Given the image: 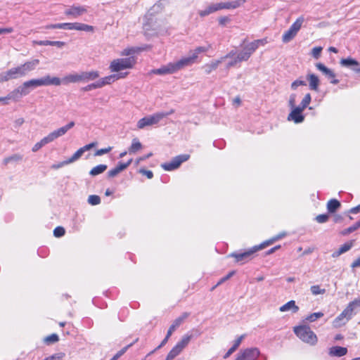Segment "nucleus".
Returning a JSON list of instances; mask_svg holds the SVG:
<instances>
[{
    "mask_svg": "<svg viewBox=\"0 0 360 360\" xmlns=\"http://www.w3.org/2000/svg\"><path fill=\"white\" fill-rule=\"evenodd\" d=\"M50 85L60 86V78L57 77H51L50 75H48L39 79H32L23 82L22 85L19 86L18 87V89H19V92L21 96L23 97L28 95L31 92V91L34 88L41 86Z\"/></svg>",
    "mask_w": 360,
    "mask_h": 360,
    "instance_id": "1",
    "label": "nucleus"
},
{
    "mask_svg": "<svg viewBox=\"0 0 360 360\" xmlns=\"http://www.w3.org/2000/svg\"><path fill=\"white\" fill-rule=\"evenodd\" d=\"M294 333L303 342L310 345H315L317 342L316 334L306 326H300L294 328Z\"/></svg>",
    "mask_w": 360,
    "mask_h": 360,
    "instance_id": "2",
    "label": "nucleus"
},
{
    "mask_svg": "<svg viewBox=\"0 0 360 360\" xmlns=\"http://www.w3.org/2000/svg\"><path fill=\"white\" fill-rule=\"evenodd\" d=\"M186 60H178L174 63H169L166 65L162 66L160 68L151 70V73L155 75H169L173 74L185 68L186 64Z\"/></svg>",
    "mask_w": 360,
    "mask_h": 360,
    "instance_id": "3",
    "label": "nucleus"
},
{
    "mask_svg": "<svg viewBox=\"0 0 360 360\" xmlns=\"http://www.w3.org/2000/svg\"><path fill=\"white\" fill-rule=\"evenodd\" d=\"M304 18L302 15L299 17L295 22L290 27V28L284 32L282 36V41L283 43H288L295 38L297 32L302 27Z\"/></svg>",
    "mask_w": 360,
    "mask_h": 360,
    "instance_id": "4",
    "label": "nucleus"
},
{
    "mask_svg": "<svg viewBox=\"0 0 360 360\" xmlns=\"http://www.w3.org/2000/svg\"><path fill=\"white\" fill-rule=\"evenodd\" d=\"M135 63L134 57L120 58L111 62L110 69L112 72H119L120 70L131 68Z\"/></svg>",
    "mask_w": 360,
    "mask_h": 360,
    "instance_id": "5",
    "label": "nucleus"
},
{
    "mask_svg": "<svg viewBox=\"0 0 360 360\" xmlns=\"http://www.w3.org/2000/svg\"><path fill=\"white\" fill-rule=\"evenodd\" d=\"M56 27L58 29H64L69 30H75L79 31H84L87 32H93L94 31V27L93 26L80 22L57 23Z\"/></svg>",
    "mask_w": 360,
    "mask_h": 360,
    "instance_id": "6",
    "label": "nucleus"
},
{
    "mask_svg": "<svg viewBox=\"0 0 360 360\" xmlns=\"http://www.w3.org/2000/svg\"><path fill=\"white\" fill-rule=\"evenodd\" d=\"M190 158L188 154L179 155L174 157L169 162H165L161 165V167L166 171H172L177 169L181 163L187 161Z\"/></svg>",
    "mask_w": 360,
    "mask_h": 360,
    "instance_id": "7",
    "label": "nucleus"
},
{
    "mask_svg": "<svg viewBox=\"0 0 360 360\" xmlns=\"http://www.w3.org/2000/svg\"><path fill=\"white\" fill-rule=\"evenodd\" d=\"M259 355L260 352L258 348H247L238 353L236 360H257Z\"/></svg>",
    "mask_w": 360,
    "mask_h": 360,
    "instance_id": "8",
    "label": "nucleus"
},
{
    "mask_svg": "<svg viewBox=\"0 0 360 360\" xmlns=\"http://www.w3.org/2000/svg\"><path fill=\"white\" fill-rule=\"evenodd\" d=\"M25 76L20 65L9 69L0 75V82H7Z\"/></svg>",
    "mask_w": 360,
    "mask_h": 360,
    "instance_id": "9",
    "label": "nucleus"
},
{
    "mask_svg": "<svg viewBox=\"0 0 360 360\" xmlns=\"http://www.w3.org/2000/svg\"><path fill=\"white\" fill-rule=\"evenodd\" d=\"M161 116L158 112L149 116L144 117L139 120L137 122V127L143 129L145 127L157 124L161 121Z\"/></svg>",
    "mask_w": 360,
    "mask_h": 360,
    "instance_id": "10",
    "label": "nucleus"
},
{
    "mask_svg": "<svg viewBox=\"0 0 360 360\" xmlns=\"http://www.w3.org/2000/svg\"><path fill=\"white\" fill-rule=\"evenodd\" d=\"M75 122L72 121L69 122L68 124L51 132L48 136H46V137L51 143L55 139L65 134L68 130H70L75 126Z\"/></svg>",
    "mask_w": 360,
    "mask_h": 360,
    "instance_id": "11",
    "label": "nucleus"
},
{
    "mask_svg": "<svg viewBox=\"0 0 360 360\" xmlns=\"http://www.w3.org/2000/svg\"><path fill=\"white\" fill-rule=\"evenodd\" d=\"M255 253L253 248L244 252H232L228 255L229 257L235 258L236 262L243 264L251 259L252 255Z\"/></svg>",
    "mask_w": 360,
    "mask_h": 360,
    "instance_id": "12",
    "label": "nucleus"
},
{
    "mask_svg": "<svg viewBox=\"0 0 360 360\" xmlns=\"http://www.w3.org/2000/svg\"><path fill=\"white\" fill-rule=\"evenodd\" d=\"M87 12L85 6L73 5L70 8L65 9L64 13L68 16H71L73 18H77Z\"/></svg>",
    "mask_w": 360,
    "mask_h": 360,
    "instance_id": "13",
    "label": "nucleus"
},
{
    "mask_svg": "<svg viewBox=\"0 0 360 360\" xmlns=\"http://www.w3.org/2000/svg\"><path fill=\"white\" fill-rule=\"evenodd\" d=\"M340 63L343 67L350 68L356 73H360V63L351 57L341 59Z\"/></svg>",
    "mask_w": 360,
    "mask_h": 360,
    "instance_id": "14",
    "label": "nucleus"
},
{
    "mask_svg": "<svg viewBox=\"0 0 360 360\" xmlns=\"http://www.w3.org/2000/svg\"><path fill=\"white\" fill-rule=\"evenodd\" d=\"M207 49L203 46H198L194 51H191L190 55L187 57L182 58L180 59L181 60H186V64H185V67L191 65L195 63V59L198 58L199 53L205 52Z\"/></svg>",
    "mask_w": 360,
    "mask_h": 360,
    "instance_id": "15",
    "label": "nucleus"
},
{
    "mask_svg": "<svg viewBox=\"0 0 360 360\" xmlns=\"http://www.w3.org/2000/svg\"><path fill=\"white\" fill-rule=\"evenodd\" d=\"M359 308H360V298L350 302L342 311L351 319L356 313L355 310Z\"/></svg>",
    "mask_w": 360,
    "mask_h": 360,
    "instance_id": "16",
    "label": "nucleus"
},
{
    "mask_svg": "<svg viewBox=\"0 0 360 360\" xmlns=\"http://www.w3.org/2000/svg\"><path fill=\"white\" fill-rule=\"evenodd\" d=\"M127 75V72L125 73H119V74H114L111 75L107 77H105L98 81V84H100V88L103 87L105 85L110 84L113 83L115 81H116L118 79L123 78Z\"/></svg>",
    "mask_w": 360,
    "mask_h": 360,
    "instance_id": "17",
    "label": "nucleus"
},
{
    "mask_svg": "<svg viewBox=\"0 0 360 360\" xmlns=\"http://www.w3.org/2000/svg\"><path fill=\"white\" fill-rule=\"evenodd\" d=\"M23 157V155L20 153L12 154L3 160L2 165L4 166H8V165H16L22 162Z\"/></svg>",
    "mask_w": 360,
    "mask_h": 360,
    "instance_id": "18",
    "label": "nucleus"
},
{
    "mask_svg": "<svg viewBox=\"0 0 360 360\" xmlns=\"http://www.w3.org/2000/svg\"><path fill=\"white\" fill-rule=\"evenodd\" d=\"M316 68L322 72L328 78H332L333 80L330 81V83L333 84H337L339 83V80L337 79H334L335 77V74L330 69L327 68L323 63H319L316 64Z\"/></svg>",
    "mask_w": 360,
    "mask_h": 360,
    "instance_id": "19",
    "label": "nucleus"
},
{
    "mask_svg": "<svg viewBox=\"0 0 360 360\" xmlns=\"http://www.w3.org/2000/svg\"><path fill=\"white\" fill-rule=\"evenodd\" d=\"M292 109V111L288 116V120H292L296 124L302 122L304 120V117L302 115V109H300V108L297 107Z\"/></svg>",
    "mask_w": 360,
    "mask_h": 360,
    "instance_id": "20",
    "label": "nucleus"
},
{
    "mask_svg": "<svg viewBox=\"0 0 360 360\" xmlns=\"http://www.w3.org/2000/svg\"><path fill=\"white\" fill-rule=\"evenodd\" d=\"M245 1V0H236L229 2H220L217 3V6L218 11L221 9H235L244 4Z\"/></svg>",
    "mask_w": 360,
    "mask_h": 360,
    "instance_id": "21",
    "label": "nucleus"
},
{
    "mask_svg": "<svg viewBox=\"0 0 360 360\" xmlns=\"http://www.w3.org/2000/svg\"><path fill=\"white\" fill-rule=\"evenodd\" d=\"M189 316V314L187 312L183 313L179 317L176 318L167 330V334L169 335H172L173 332L180 326V325L186 319H187Z\"/></svg>",
    "mask_w": 360,
    "mask_h": 360,
    "instance_id": "22",
    "label": "nucleus"
},
{
    "mask_svg": "<svg viewBox=\"0 0 360 360\" xmlns=\"http://www.w3.org/2000/svg\"><path fill=\"white\" fill-rule=\"evenodd\" d=\"M80 75V81L82 82H88L89 81H93L97 79L99 77V72L98 71L92 70L89 72H81Z\"/></svg>",
    "mask_w": 360,
    "mask_h": 360,
    "instance_id": "23",
    "label": "nucleus"
},
{
    "mask_svg": "<svg viewBox=\"0 0 360 360\" xmlns=\"http://www.w3.org/2000/svg\"><path fill=\"white\" fill-rule=\"evenodd\" d=\"M39 64V60L34 59L25 62L24 64L20 65L22 72L25 75H27L30 72L34 70Z\"/></svg>",
    "mask_w": 360,
    "mask_h": 360,
    "instance_id": "24",
    "label": "nucleus"
},
{
    "mask_svg": "<svg viewBox=\"0 0 360 360\" xmlns=\"http://www.w3.org/2000/svg\"><path fill=\"white\" fill-rule=\"evenodd\" d=\"M347 348L340 346H333L329 349L328 354L330 356L341 357L347 354Z\"/></svg>",
    "mask_w": 360,
    "mask_h": 360,
    "instance_id": "25",
    "label": "nucleus"
},
{
    "mask_svg": "<svg viewBox=\"0 0 360 360\" xmlns=\"http://www.w3.org/2000/svg\"><path fill=\"white\" fill-rule=\"evenodd\" d=\"M307 79L309 81V89L312 91H318L320 80L315 74L309 73L307 75Z\"/></svg>",
    "mask_w": 360,
    "mask_h": 360,
    "instance_id": "26",
    "label": "nucleus"
},
{
    "mask_svg": "<svg viewBox=\"0 0 360 360\" xmlns=\"http://www.w3.org/2000/svg\"><path fill=\"white\" fill-rule=\"evenodd\" d=\"M349 318L342 311L340 314H339L333 321V326L335 328H340L345 326L349 321Z\"/></svg>",
    "mask_w": 360,
    "mask_h": 360,
    "instance_id": "27",
    "label": "nucleus"
},
{
    "mask_svg": "<svg viewBox=\"0 0 360 360\" xmlns=\"http://www.w3.org/2000/svg\"><path fill=\"white\" fill-rule=\"evenodd\" d=\"M60 79V84L62 83H63L64 84H68L69 83L81 82L79 73L70 74L64 77L63 79Z\"/></svg>",
    "mask_w": 360,
    "mask_h": 360,
    "instance_id": "28",
    "label": "nucleus"
},
{
    "mask_svg": "<svg viewBox=\"0 0 360 360\" xmlns=\"http://www.w3.org/2000/svg\"><path fill=\"white\" fill-rule=\"evenodd\" d=\"M290 309H292L294 313L299 310V307L295 304V302L294 300L288 302L279 308V310L282 312L287 311Z\"/></svg>",
    "mask_w": 360,
    "mask_h": 360,
    "instance_id": "29",
    "label": "nucleus"
},
{
    "mask_svg": "<svg viewBox=\"0 0 360 360\" xmlns=\"http://www.w3.org/2000/svg\"><path fill=\"white\" fill-rule=\"evenodd\" d=\"M341 207V203L336 199H331L327 203V210L329 213L335 212Z\"/></svg>",
    "mask_w": 360,
    "mask_h": 360,
    "instance_id": "30",
    "label": "nucleus"
},
{
    "mask_svg": "<svg viewBox=\"0 0 360 360\" xmlns=\"http://www.w3.org/2000/svg\"><path fill=\"white\" fill-rule=\"evenodd\" d=\"M107 168L108 166L106 165H98L91 169L89 174L93 176L98 175L104 172Z\"/></svg>",
    "mask_w": 360,
    "mask_h": 360,
    "instance_id": "31",
    "label": "nucleus"
},
{
    "mask_svg": "<svg viewBox=\"0 0 360 360\" xmlns=\"http://www.w3.org/2000/svg\"><path fill=\"white\" fill-rule=\"evenodd\" d=\"M221 60H216L214 62H212L210 64H206L203 69L206 74H210L213 70H216L219 65L221 63Z\"/></svg>",
    "mask_w": 360,
    "mask_h": 360,
    "instance_id": "32",
    "label": "nucleus"
},
{
    "mask_svg": "<svg viewBox=\"0 0 360 360\" xmlns=\"http://www.w3.org/2000/svg\"><path fill=\"white\" fill-rule=\"evenodd\" d=\"M217 11H218V8H217V4H211L210 6H209L206 9H205L203 11H200L199 15L201 17H205V16L208 15L210 13H212Z\"/></svg>",
    "mask_w": 360,
    "mask_h": 360,
    "instance_id": "33",
    "label": "nucleus"
},
{
    "mask_svg": "<svg viewBox=\"0 0 360 360\" xmlns=\"http://www.w3.org/2000/svg\"><path fill=\"white\" fill-rule=\"evenodd\" d=\"M142 148L141 143L136 138L132 140L131 146L129 148V153L130 154L135 153Z\"/></svg>",
    "mask_w": 360,
    "mask_h": 360,
    "instance_id": "34",
    "label": "nucleus"
},
{
    "mask_svg": "<svg viewBox=\"0 0 360 360\" xmlns=\"http://www.w3.org/2000/svg\"><path fill=\"white\" fill-rule=\"evenodd\" d=\"M84 154L83 150L80 148L79 150H77L70 158L65 160V164H70L75 161H77L78 159L81 158V156Z\"/></svg>",
    "mask_w": 360,
    "mask_h": 360,
    "instance_id": "35",
    "label": "nucleus"
},
{
    "mask_svg": "<svg viewBox=\"0 0 360 360\" xmlns=\"http://www.w3.org/2000/svg\"><path fill=\"white\" fill-rule=\"evenodd\" d=\"M192 338L191 335H185L182 337L180 341H179L176 345L180 347L181 349H184L189 343Z\"/></svg>",
    "mask_w": 360,
    "mask_h": 360,
    "instance_id": "36",
    "label": "nucleus"
},
{
    "mask_svg": "<svg viewBox=\"0 0 360 360\" xmlns=\"http://www.w3.org/2000/svg\"><path fill=\"white\" fill-rule=\"evenodd\" d=\"M359 228H360V220L358 221L357 222H356L354 224H353L352 226L348 227L347 229H344L342 232H341V234L342 236H346V235H348L355 231H356Z\"/></svg>",
    "mask_w": 360,
    "mask_h": 360,
    "instance_id": "37",
    "label": "nucleus"
},
{
    "mask_svg": "<svg viewBox=\"0 0 360 360\" xmlns=\"http://www.w3.org/2000/svg\"><path fill=\"white\" fill-rule=\"evenodd\" d=\"M22 98L19 89L18 88L15 89L13 91H11L7 95V98L9 100H13L14 101H18Z\"/></svg>",
    "mask_w": 360,
    "mask_h": 360,
    "instance_id": "38",
    "label": "nucleus"
},
{
    "mask_svg": "<svg viewBox=\"0 0 360 360\" xmlns=\"http://www.w3.org/2000/svg\"><path fill=\"white\" fill-rule=\"evenodd\" d=\"M138 338H136L133 342L127 345L126 347H123L122 349H120L119 352H117L112 357L114 360H117L120 356H122L127 351V349L131 347L135 342L138 341Z\"/></svg>",
    "mask_w": 360,
    "mask_h": 360,
    "instance_id": "39",
    "label": "nucleus"
},
{
    "mask_svg": "<svg viewBox=\"0 0 360 360\" xmlns=\"http://www.w3.org/2000/svg\"><path fill=\"white\" fill-rule=\"evenodd\" d=\"M50 143L48 138L46 136L44 137L40 141L37 142L34 145V146L32 148V150L33 152L38 151L41 148H42L44 146L46 145L47 143Z\"/></svg>",
    "mask_w": 360,
    "mask_h": 360,
    "instance_id": "40",
    "label": "nucleus"
},
{
    "mask_svg": "<svg viewBox=\"0 0 360 360\" xmlns=\"http://www.w3.org/2000/svg\"><path fill=\"white\" fill-rule=\"evenodd\" d=\"M311 95L310 94H307L304 98L302 99L300 105L299 106H297V108H300V109H302V111H303L310 103L311 102Z\"/></svg>",
    "mask_w": 360,
    "mask_h": 360,
    "instance_id": "41",
    "label": "nucleus"
},
{
    "mask_svg": "<svg viewBox=\"0 0 360 360\" xmlns=\"http://www.w3.org/2000/svg\"><path fill=\"white\" fill-rule=\"evenodd\" d=\"M354 240H350L349 242L345 243L343 244L340 248L338 249L340 252L341 254H343L347 251H349L353 246Z\"/></svg>",
    "mask_w": 360,
    "mask_h": 360,
    "instance_id": "42",
    "label": "nucleus"
},
{
    "mask_svg": "<svg viewBox=\"0 0 360 360\" xmlns=\"http://www.w3.org/2000/svg\"><path fill=\"white\" fill-rule=\"evenodd\" d=\"M323 316V313L322 312H315L309 314L306 317V320L309 322H314L316 321L318 319Z\"/></svg>",
    "mask_w": 360,
    "mask_h": 360,
    "instance_id": "43",
    "label": "nucleus"
},
{
    "mask_svg": "<svg viewBox=\"0 0 360 360\" xmlns=\"http://www.w3.org/2000/svg\"><path fill=\"white\" fill-rule=\"evenodd\" d=\"M274 242V240H272V238H270L264 242H263L262 243H261L260 245H255L253 248L254 250L255 251V252L259 250H262V249H264V248H266V246L268 245H270L271 244H273Z\"/></svg>",
    "mask_w": 360,
    "mask_h": 360,
    "instance_id": "44",
    "label": "nucleus"
},
{
    "mask_svg": "<svg viewBox=\"0 0 360 360\" xmlns=\"http://www.w3.org/2000/svg\"><path fill=\"white\" fill-rule=\"evenodd\" d=\"M274 242V240H272V238H270L264 242H263L262 243H261L260 245H255L253 248L254 250L255 251V252L259 250H262V249H264V248H266V246L268 245H270L271 244H273Z\"/></svg>",
    "mask_w": 360,
    "mask_h": 360,
    "instance_id": "45",
    "label": "nucleus"
},
{
    "mask_svg": "<svg viewBox=\"0 0 360 360\" xmlns=\"http://www.w3.org/2000/svg\"><path fill=\"white\" fill-rule=\"evenodd\" d=\"M59 340L58 335L57 334H51L47 337L45 338L44 342L47 345L53 344Z\"/></svg>",
    "mask_w": 360,
    "mask_h": 360,
    "instance_id": "46",
    "label": "nucleus"
},
{
    "mask_svg": "<svg viewBox=\"0 0 360 360\" xmlns=\"http://www.w3.org/2000/svg\"><path fill=\"white\" fill-rule=\"evenodd\" d=\"M88 202L91 205H97L101 203V198L98 195H91L89 196Z\"/></svg>",
    "mask_w": 360,
    "mask_h": 360,
    "instance_id": "47",
    "label": "nucleus"
},
{
    "mask_svg": "<svg viewBox=\"0 0 360 360\" xmlns=\"http://www.w3.org/2000/svg\"><path fill=\"white\" fill-rule=\"evenodd\" d=\"M244 51H246L247 53H249V56H251V55L257 49L256 48V45L254 44L252 42L249 43L248 44H247L244 48H243Z\"/></svg>",
    "mask_w": 360,
    "mask_h": 360,
    "instance_id": "48",
    "label": "nucleus"
},
{
    "mask_svg": "<svg viewBox=\"0 0 360 360\" xmlns=\"http://www.w3.org/2000/svg\"><path fill=\"white\" fill-rule=\"evenodd\" d=\"M250 56H249V53H247L246 51L243 49L241 52H240L237 56V60L241 61H247Z\"/></svg>",
    "mask_w": 360,
    "mask_h": 360,
    "instance_id": "49",
    "label": "nucleus"
},
{
    "mask_svg": "<svg viewBox=\"0 0 360 360\" xmlns=\"http://www.w3.org/2000/svg\"><path fill=\"white\" fill-rule=\"evenodd\" d=\"M310 290H311V293L314 295H317L319 294H323L326 291L325 289H321L320 286L318 285H312L311 287Z\"/></svg>",
    "mask_w": 360,
    "mask_h": 360,
    "instance_id": "50",
    "label": "nucleus"
},
{
    "mask_svg": "<svg viewBox=\"0 0 360 360\" xmlns=\"http://www.w3.org/2000/svg\"><path fill=\"white\" fill-rule=\"evenodd\" d=\"M65 229L62 226H58L53 230V235L55 237L59 238L65 235Z\"/></svg>",
    "mask_w": 360,
    "mask_h": 360,
    "instance_id": "51",
    "label": "nucleus"
},
{
    "mask_svg": "<svg viewBox=\"0 0 360 360\" xmlns=\"http://www.w3.org/2000/svg\"><path fill=\"white\" fill-rule=\"evenodd\" d=\"M329 219V215L328 214H319L316 217V221L319 224H323L326 222Z\"/></svg>",
    "mask_w": 360,
    "mask_h": 360,
    "instance_id": "52",
    "label": "nucleus"
},
{
    "mask_svg": "<svg viewBox=\"0 0 360 360\" xmlns=\"http://www.w3.org/2000/svg\"><path fill=\"white\" fill-rule=\"evenodd\" d=\"M100 84H98V81L95 83H92V84H88L87 86L83 87L82 89V91H91L93 89H98L100 88Z\"/></svg>",
    "mask_w": 360,
    "mask_h": 360,
    "instance_id": "53",
    "label": "nucleus"
},
{
    "mask_svg": "<svg viewBox=\"0 0 360 360\" xmlns=\"http://www.w3.org/2000/svg\"><path fill=\"white\" fill-rule=\"evenodd\" d=\"M65 354L62 352L57 353L45 358L44 360H60L65 356Z\"/></svg>",
    "mask_w": 360,
    "mask_h": 360,
    "instance_id": "54",
    "label": "nucleus"
},
{
    "mask_svg": "<svg viewBox=\"0 0 360 360\" xmlns=\"http://www.w3.org/2000/svg\"><path fill=\"white\" fill-rule=\"evenodd\" d=\"M171 337V335H169L167 333L165 336V338L162 340V341L161 342V343L155 349H153V351H151L148 355H150L152 354H153L155 352H156L158 349H160L161 347H162L168 341L169 338Z\"/></svg>",
    "mask_w": 360,
    "mask_h": 360,
    "instance_id": "55",
    "label": "nucleus"
},
{
    "mask_svg": "<svg viewBox=\"0 0 360 360\" xmlns=\"http://www.w3.org/2000/svg\"><path fill=\"white\" fill-rule=\"evenodd\" d=\"M321 51H322V47H321V46H316V47L313 48V49L311 51V54H312L313 57L316 59H318L321 56Z\"/></svg>",
    "mask_w": 360,
    "mask_h": 360,
    "instance_id": "56",
    "label": "nucleus"
},
{
    "mask_svg": "<svg viewBox=\"0 0 360 360\" xmlns=\"http://www.w3.org/2000/svg\"><path fill=\"white\" fill-rule=\"evenodd\" d=\"M307 84L304 81L297 79L291 84V89L295 90L299 86H306Z\"/></svg>",
    "mask_w": 360,
    "mask_h": 360,
    "instance_id": "57",
    "label": "nucleus"
},
{
    "mask_svg": "<svg viewBox=\"0 0 360 360\" xmlns=\"http://www.w3.org/2000/svg\"><path fill=\"white\" fill-rule=\"evenodd\" d=\"M111 150H112V147H110V146L105 148H101V149L97 150L95 152L94 155L95 156H101V155H103L104 154L109 153Z\"/></svg>",
    "mask_w": 360,
    "mask_h": 360,
    "instance_id": "58",
    "label": "nucleus"
},
{
    "mask_svg": "<svg viewBox=\"0 0 360 360\" xmlns=\"http://www.w3.org/2000/svg\"><path fill=\"white\" fill-rule=\"evenodd\" d=\"M218 21L221 26L224 27L231 21V18L229 16H221L219 18Z\"/></svg>",
    "mask_w": 360,
    "mask_h": 360,
    "instance_id": "59",
    "label": "nucleus"
},
{
    "mask_svg": "<svg viewBox=\"0 0 360 360\" xmlns=\"http://www.w3.org/2000/svg\"><path fill=\"white\" fill-rule=\"evenodd\" d=\"M163 8V4L161 1H158L150 8V11L159 12Z\"/></svg>",
    "mask_w": 360,
    "mask_h": 360,
    "instance_id": "60",
    "label": "nucleus"
},
{
    "mask_svg": "<svg viewBox=\"0 0 360 360\" xmlns=\"http://www.w3.org/2000/svg\"><path fill=\"white\" fill-rule=\"evenodd\" d=\"M235 274V271H232L231 272H229L226 276L221 278L219 281L218 283H217V285H215V287L222 284L224 282H225L226 281L229 280L230 278H231Z\"/></svg>",
    "mask_w": 360,
    "mask_h": 360,
    "instance_id": "61",
    "label": "nucleus"
},
{
    "mask_svg": "<svg viewBox=\"0 0 360 360\" xmlns=\"http://www.w3.org/2000/svg\"><path fill=\"white\" fill-rule=\"evenodd\" d=\"M179 354L174 348H172L166 356L165 360H173Z\"/></svg>",
    "mask_w": 360,
    "mask_h": 360,
    "instance_id": "62",
    "label": "nucleus"
},
{
    "mask_svg": "<svg viewBox=\"0 0 360 360\" xmlns=\"http://www.w3.org/2000/svg\"><path fill=\"white\" fill-rule=\"evenodd\" d=\"M246 336L245 334H243V335H241L240 336H239L235 341H234V343L233 345V347L235 348L236 349H238V347L240 346L241 342L243 341V340L245 338V337Z\"/></svg>",
    "mask_w": 360,
    "mask_h": 360,
    "instance_id": "63",
    "label": "nucleus"
},
{
    "mask_svg": "<svg viewBox=\"0 0 360 360\" xmlns=\"http://www.w3.org/2000/svg\"><path fill=\"white\" fill-rule=\"evenodd\" d=\"M139 173L146 175V177L149 179H152L153 177V173L150 170H146L143 168H141L139 169Z\"/></svg>",
    "mask_w": 360,
    "mask_h": 360,
    "instance_id": "64",
    "label": "nucleus"
}]
</instances>
